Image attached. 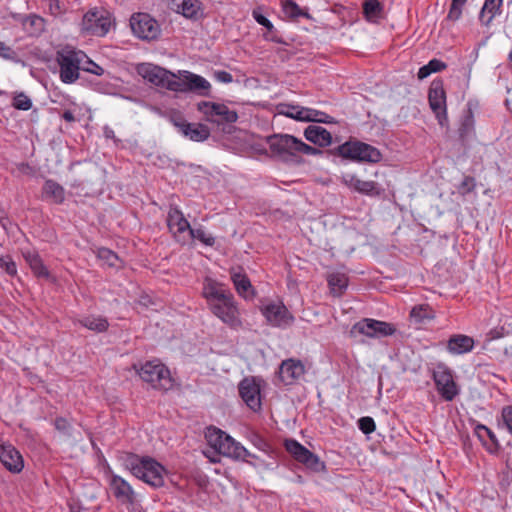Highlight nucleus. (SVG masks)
Wrapping results in <instances>:
<instances>
[{
	"label": "nucleus",
	"instance_id": "obj_1",
	"mask_svg": "<svg viewBox=\"0 0 512 512\" xmlns=\"http://www.w3.org/2000/svg\"><path fill=\"white\" fill-rule=\"evenodd\" d=\"M207 443L218 454L227 458L247 462L253 466L255 464L249 458L257 459L240 442L232 436L216 427H210L205 434Z\"/></svg>",
	"mask_w": 512,
	"mask_h": 512
},
{
	"label": "nucleus",
	"instance_id": "obj_2",
	"mask_svg": "<svg viewBox=\"0 0 512 512\" xmlns=\"http://www.w3.org/2000/svg\"><path fill=\"white\" fill-rule=\"evenodd\" d=\"M124 465L136 478L148 485L159 488L164 485L167 471L165 467L149 456L128 455Z\"/></svg>",
	"mask_w": 512,
	"mask_h": 512
},
{
	"label": "nucleus",
	"instance_id": "obj_3",
	"mask_svg": "<svg viewBox=\"0 0 512 512\" xmlns=\"http://www.w3.org/2000/svg\"><path fill=\"white\" fill-rule=\"evenodd\" d=\"M204 297L215 316L231 327L240 325L238 308L230 293L226 290H204Z\"/></svg>",
	"mask_w": 512,
	"mask_h": 512
},
{
	"label": "nucleus",
	"instance_id": "obj_4",
	"mask_svg": "<svg viewBox=\"0 0 512 512\" xmlns=\"http://www.w3.org/2000/svg\"><path fill=\"white\" fill-rule=\"evenodd\" d=\"M327 152L357 162L377 163L382 159V154L376 147L361 141H347Z\"/></svg>",
	"mask_w": 512,
	"mask_h": 512
},
{
	"label": "nucleus",
	"instance_id": "obj_5",
	"mask_svg": "<svg viewBox=\"0 0 512 512\" xmlns=\"http://www.w3.org/2000/svg\"><path fill=\"white\" fill-rule=\"evenodd\" d=\"M137 373L154 389L167 391L174 385L170 370L158 360L147 361L137 369Z\"/></svg>",
	"mask_w": 512,
	"mask_h": 512
},
{
	"label": "nucleus",
	"instance_id": "obj_6",
	"mask_svg": "<svg viewBox=\"0 0 512 512\" xmlns=\"http://www.w3.org/2000/svg\"><path fill=\"white\" fill-rule=\"evenodd\" d=\"M86 55L82 51H76L67 47L56 53V62L59 65L60 79L65 84H72L79 79L80 66Z\"/></svg>",
	"mask_w": 512,
	"mask_h": 512
},
{
	"label": "nucleus",
	"instance_id": "obj_7",
	"mask_svg": "<svg viewBox=\"0 0 512 512\" xmlns=\"http://www.w3.org/2000/svg\"><path fill=\"white\" fill-rule=\"evenodd\" d=\"M267 142L273 155L285 162H299L302 140L289 134H279L268 137Z\"/></svg>",
	"mask_w": 512,
	"mask_h": 512
},
{
	"label": "nucleus",
	"instance_id": "obj_8",
	"mask_svg": "<svg viewBox=\"0 0 512 512\" xmlns=\"http://www.w3.org/2000/svg\"><path fill=\"white\" fill-rule=\"evenodd\" d=\"M112 25V15L104 8H92L82 18L81 31L86 35L105 36Z\"/></svg>",
	"mask_w": 512,
	"mask_h": 512
},
{
	"label": "nucleus",
	"instance_id": "obj_9",
	"mask_svg": "<svg viewBox=\"0 0 512 512\" xmlns=\"http://www.w3.org/2000/svg\"><path fill=\"white\" fill-rule=\"evenodd\" d=\"M137 72L143 79L160 88L173 92L178 88L177 75L158 65L142 63L137 66Z\"/></svg>",
	"mask_w": 512,
	"mask_h": 512
},
{
	"label": "nucleus",
	"instance_id": "obj_10",
	"mask_svg": "<svg viewBox=\"0 0 512 512\" xmlns=\"http://www.w3.org/2000/svg\"><path fill=\"white\" fill-rule=\"evenodd\" d=\"M446 98L443 80L434 79L428 89V103L441 127H447L449 123Z\"/></svg>",
	"mask_w": 512,
	"mask_h": 512
},
{
	"label": "nucleus",
	"instance_id": "obj_11",
	"mask_svg": "<svg viewBox=\"0 0 512 512\" xmlns=\"http://www.w3.org/2000/svg\"><path fill=\"white\" fill-rule=\"evenodd\" d=\"M197 110L201 112L207 122L218 126L232 124L238 120V114L223 103L200 101Z\"/></svg>",
	"mask_w": 512,
	"mask_h": 512
},
{
	"label": "nucleus",
	"instance_id": "obj_12",
	"mask_svg": "<svg viewBox=\"0 0 512 512\" xmlns=\"http://www.w3.org/2000/svg\"><path fill=\"white\" fill-rule=\"evenodd\" d=\"M436 389L445 401H452L459 395L460 389L454 380L452 370L444 364H438L432 373Z\"/></svg>",
	"mask_w": 512,
	"mask_h": 512
},
{
	"label": "nucleus",
	"instance_id": "obj_13",
	"mask_svg": "<svg viewBox=\"0 0 512 512\" xmlns=\"http://www.w3.org/2000/svg\"><path fill=\"white\" fill-rule=\"evenodd\" d=\"M169 232L173 239L184 246L189 243V232L191 225L184 216L183 212L177 206H171L166 218Z\"/></svg>",
	"mask_w": 512,
	"mask_h": 512
},
{
	"label": "nucleus",
	"instance_id": "obj_14",
	"mask_svg": "<svg viewBox=\"0 0 512 512\" xmlns=\"http://www.w3.org/2000/svg\"><path fill=\"white\" fill-rule=\"evenodd\" d=\"M395 328L392 324L371 318H364L356 322L351 330L352 336L364 335L370 338H380L394 334Z\"/></svg>",
	"mask_w": 512,
	"mask_h": 512
},
{
	"label": "nucleus",
	"instance_id": "obj_15",
	"mask_svg": "<svg viewBox=\"0 0 512 512\" xmlns=\"http://www.w3.org/2000/svg\"><path fill=\"white\" fill-rule=\"evenodd\" d=\"M264 381L256 377H245L238 386L239 395L252 411L261 410V388Z\"/></svg>",
	"mask_w": 512,
	"mask_h": 512
},
{
	"label": "nucleus",
	"instance_id": "obj_16",
	"mask_svg": "<svg viewBox=\"0 0 512 512\" xmlns=\"http://www.w3.org/2000/svg\"><path fill=\"white\" fill-rule=\"evenodd\" d=\"M130 26L135 36L142 40H154L160 34L158 22L147 13H136L130 18Z\"/></svg>",
	"mask_w": 512,
	"mask_h": 512
},
{
	"label": "nucleus",
	"instance_id": "obj_17",
	"mask_svg": "<svg viewBox=\"0 0 512 512\" xmlns=\"http://www.w3.org/2000/svg\"><path fill=\"white\" fill-rule=\"evenodd\" d=\"M286 450L300 463L314 472H320L325 469V464L317 455L309 451L301 443L294 439L285 441Z\"/></svg>",
	"mask_w": 512,
	"mask_h": 512
},
{
	"label": "nucleus",
	"instance_id": "obj_18",
	"mask_svg": "<svg viewBox=\"0 0 512 512\" xmlns=\"http://www.w3.org/2000/svg\"><path fill=\"white\" fill-rule=\"evenodd\" d=\"M176 83L178 88L175 89V92H195L203 97L210 94V83L204 77L189 71L180 72Z\"/></svg>",
	"mask_w": 512,
	"mask_h": 512
},
{
	"label": "nucleus",
	"instance_id": "obj_19",
	"mask_svg": "<svg viewBox=\"0 0 512 512\" xmlns=\"http://www.w3.org/2000/svg\"><path fill=\"white\" fill-rule=\"evenodd\" d=\"M176 83L178 88L175 89V92H195L203 97L210 94V83L204 77L189 71L180 72Z\"/></svg>",
	"mask_w": 512,
	"mask_h": 512
},
{
	"label": "nucleus",
	"instance_id": "obj_20",
	"mask_svg": "<svg viewBox=\"0 0 512 512\" xmlns=\"http://www.w3.org/2000/svg\"><path fill=\"white\" fill-rule=\"evenodd\" d=\"M107 482L113 496L119 503L133 505L136 502L135 490L123 477L110 471L107 473Z\"/></svg>",
	"mask_w": 512,
	"mask_h": 512
},
{
	"label": "nucleus",
	"instance_id": "obj_21",
	"mask_svg": "<svg viewBox=\"0 0 512 512\" xmlns=\"http://www.w3.org/2000/svg\"><path fill=\"white\" fill-rule=\"evenodd\" d=\"M267 322L275 327H287L293 322V316L282 302H271L261 307Z\"/></svg>",
	"mask_w": 512,
	"mask_h": 512
},
{
	"label": "nucleus",
	"instance_id": "obj_22",
	"mask_svg": "<svg viewBox=\"0 0 512 512\" xmlns=\"http://www.w3.org/2000/svg\"><path fill=\"white\" fill-rule=\"evenodd\" d=\"M0 461L12 473H19L24 467V461L19 451L10 443L0 439Z\"/></svg>",
	"mask_w": 512,
	"mask_h": 512
},
{
	"label": "nucleus",
	"instance_id": "obj_23",
	"mask_svg": "<svg viewBox=\"0 0 512 512\" xmlns=\"http://www.w3.org/2000/svg\"><path fill=\"white\" fill-rule=\"evenodd\" d=\"M305 368L300 360H284L279 367V378L285 385H290L304 375Z\"/></svg>",
	"mask_w": 512,
	"mask_h": 512
},
{
	"label": "nucleus",
	"instance_id": "obj_24",
	"mask_svg": "<svg viewBox=\"0 0 512 512\" xmlns=\"http://www.w3.org/2000/svg\"><path fill=\"white\" fill-rule=\"evenodd\" d=\"M475 341L472 337L464 334L452 335L447 341V351L452 355H462L474 349Z\"/></svg>",
	"mask_w": 512,
	"mask_h": 512
},
{
	"label": "nucleus",
	"instance_id": "obj_25",
	"mask_svg": "<svg viewBox=\"0 0 512 512\" xmlns=\"http://www.w3.org/2000/svg\"><path fill=\"white\" fill-rule=\"evenodd\" d=\"M306 140L318 147H328L332 143L331 133L322 126L309 125L304 130Z\"/></svg>",
	"mask_w": 512,
	"mask_h": 512
},
{
	"label": "nucleus",
	"instance_id": "obj_26",
	"mask_svg": "<svg viewBox=\"0 0 512 512\" xmlns=\"http://www.w3.org/2000/svg\"><path fill=\"white\" fill-rule=\"evenodd\" d=\"M42 198L60 205L65 201V189L53 179L45 180L42 187Z\"/></svg>",
	"mask_w": 512,
	"mask_h": 512
},
{
	"label": "nucleus",
	"instance_id": "obj_27",
	"mask_svg": "<svg viewBox=\"0 0 512 512\" xmlns=\"http://www.w3.org/2000/svg\"><path fill=\"white\" fill-rule=\"evenodd\" d=\"M503 0H485L479 13V21L489 27L493 19L502 12Z\"/></svg>",
	"mask_w": 512,
	"mask_h": 512
},
{
	"label": "nucleus",
	"instance_id": "obj_28",
	"mask_svg": "<svg viewBox=\"0 0 512 512\" xmlns=\"http://www.w3.org/2000/svg\"><path fill=\"white\" fill-rule=\"evenodd\" d=\"M474 434L489 453L498 451L499 444L496 435L487 426L483 424L475 425Z\"/></svg>",
	"mask_w": 512,
	"mask_h": 512
},
{
	"label": "nucleus",
	"instance_id": "obj_29",
	"mask_svg": "<svg viewBox=\"0 0 512 512\" xmlns=\"http://www.w3.org/2000/svg\"><path fill=\"white\" fill-rule=\"evenodd\" d=\"M210 129L207 125L202 123H190L189 127L183 130L182 135L191 141L203 142L210 137Z\"/></svg>",
	"mask_w": 512,
	"mask_h": 512
},
{
	"label": "nucleus",
	"instance_id": "obj_30",
	"mask_svg": "<svg viewBox=\"0 0 512 512\" xmlns=\"http://www.w3.org/2000/svg\"><path fill=\"white\" fill-rule=\"evenodd\" d=\"M22 256L37 276L48 275V271L37 251L33 249L22 250Z\"/></svg>",
	"mask_w": 512,
	"mask_h": 512
},
{
	"label": "nucleus",
	"instance_id": "obj_31",
	"mask_svg": "<svg viewBox=\"0 0 512 512\" xmlns=\"http://www.w3.org/2000/svg\"><path fill=\"white\" fill-rule=\"evenodd\" d=\"M22 25L29 36H39L45 30V19L39 15L31 14L25 17Z\"/></svg>",
	"mask_w": 512,
	"mask_h": 512
},
{
	"label": "nucleus",
	"instance_id": "obj_32",
	"mask_svg": "<svg viewBox=\"0 0 512 512\" xmlns=\"http://www.w3.org/2000/svg\"><path fill=\"white\" fill-rule=\"evenodd\" d=\"M349 185L354 190H356L359 193L366 194V195H379L380 191L378 188V185L374 181H364L356 176H351L349 180Z\"/></svg>",
	"mask_w": 512,
	"mask_h": 512
},
{
	"label": "nucleus",
	"instance_id": "obj_33",
	"mask_svg": "<svg viewBox=\"0 0 512 512\" xmlns=\"http://www.w3.org/2000/svg\"><path fill=\"white\" fill-rule=\"evenodd\" d=\"M200 10L201 2L199 0H180V3L177 4V12L188 19H198Z\"/></svg>",
	"mask_w": 512,
	"mask_h": 512
},
{
	"label": "nucleus",
	"instance_id": "obj_34",
	"mask_svg": "<svg viewBox=\"0 0 512 512\" xmlns=\"http://www.w3.org/2000/svg\"><path fill=\"white\" fill-rule=\"evenodd\" d=\"M78 322L83 327L97 333L106 331L109 326L107 319L101 316H85Z\"/></svg>",
	"mask_w": 512,
	"mask_h": 512
},
{
	"label": "nucleus",
	"instance_id": "obj_35",
	"mask_svg": "<svg viewBox=\"0 0 512 512\" xmlns=\"http://www.w3.org/2000/svg\"><path fill=\"white\" fill-rule=\"evenodd\" d=\"M474 114L469 107L462 116L460 126L458 128L459 137L465 139L474 130Z\"/></svg>",
	"mask_w": 512,
	"mask_h": 512
},
{
	"label": "nucleus",
	"instance_id": "obj_36",
	"mask_svg": "<svg viewBox=\"0 0 512 512\" xmlns=\"http://www.w3.org/2000/svg\"><path fill=\"white\" fill-rule=\"evenodd\" d=\"M281 5L284 14L291 19L309 17V14L304 12L294 0H281Z\"/></svg>",
	"mask_w": 512,
	"mask_h": 512
},
{
	"label": "nucleus",
	"instance_id": "obj_37",
	"mask_svg": "<svg viewBox=\"0 0 512 512\" xmlns=\"http://www.w3.org/2000/svg\"><path fill=\"white\" fill-rule=\"evenodd\" d=\"M326 280L330 288H347L349 285V278L347 274L341 271L328 272Z\"/></svg>",
	"mask_w": 512,
	"mask_h": 512
},
{
	"label": "nucleus",
	"instance_id": "obj_38",
	"mask_svg": "<svg viewBox=\"0 0 512 512\" xmlns=\"http://www.w3.org/2000/svg\"><path fill=\"white\" fill-rule=\"evenodd\" d=\"M230 275L234 288H253L242 267L232 268Z\"/></svg>",
	"mask_w": 512,
	"mask_h": 512
},
{
	"label": "nucleus",
	"instance_id": "obj_39",
	"mask_svg": "<svg viewBox=\"0 0 512 512\" xmlns=\"http://www.w3.org/2000/svg\"><path fill=\"white\" fill-rule=\"evenodd\" d=\"M293 109L295 110V113H291L289 116L299 121L313 122L314 119H316V116L325 115L324 112L309 108L293 107Z\"/></svg>",
	"mask_w": 512,
	"mask_h": 512
},
{
	"label": "nucleus",
	"instance_id": "obj_40",
	"mask_svg": "<svg viewBox=\"0 0 512 512\" xmlns=\"http://www.w3.org/2000/svg\"><path fill=\"white\" fill-rule=\"evenodd\" d=\"M363 12L369 20L379 18L383 12V5L378 0H366L363 3Z\"/></svg>",
	"mask_w": 512,
	"mask_h": 512
},
{
	"label": "nucleus",
	"instance_id": "obj_41",
	"mask_svg": "<svg viewBox=\"0 0 512 512\" xmlns=\"http://www.w3.org/2000/svg\"><path fill=\"white\" fill-rule=\"evenodd\" d=\"M198 240L206 246H214L215 237L211 234L206 233V231L202 228H191L189 232V241L190 240Z\"/></svg>",
	"mask_w": 512,
	"mask_h": 512
},
{
	"label": "nucleus",
	"instance_id": "obj_42",
	"mask_svg": "<svg viewBox=\"0 0 512 512\" xmlns=\"http://www.w3.org/2000/svg\"><path fill=\"white\" fill-rule=\"evenodd\" d=\"M97 256L110 267H117L120 261L118 255L115 252L104 247L98 249Z\"/></svg>",
	"mask_w": 512,
	"mask_h": 512
},
{
	"label": "nucleus",
	"instance_id": "obj_43",
	"mask_svg": "<svg viewBox=\"0 0 512 512\" xmlns=\"http://www.w3.org/2000/svg\"><path fill=\"white\" fill-rule=\"evenodd\" d=\"M467 0H452L447 14V20L455 22L462 16V9L466 4Z\"/></svg>",
	"mask_w": 512,
	"mask_h": 512
},
{
	"label": "nucleus",
	"instance_id": "obj_44",
	"mask_svg": "<svg viewBox=\"0 0 512 512\" xmlns=\"http://www.w3.org/2000/svg\"><path fill=\"white\" fill-rule=\"evenodd\" d=\"M12 106L17 110L27 111L32 107V101L25 93L20 92L13 97Z\"/></svg>",
	"mask_w": 512,
	"mask_h": 512
},
{
	"label": "nucleus",
	"instance_id": "obj_45",
	"mask_svg": "<svg viewBox=\"0 0 512 512\" xmlns=\"http://www.w3.org/2000/svg\"><path fill=\"white\" fill-rule=\"evenodd\" d=\"M0 268L9 276L17 274V266L9 254L0 256Z\"/></svg>",
	"mask_w": 512,
	"mask_h": 512
},
{
	"label": "nucleus",
	"instance_id": "obj_46",
	"mask_svg": "<svg viewBox=\"0 0 512 512\" xmlns=\"http://www.w3.org/2000/svg\"><path fill=\"white\" fill-rule=\"evenodd\" d=\"M475 187V178L472 176H465L462 182L458 185L457 190L460 195L465 196L474 191Z\"/></svg>",
	"mask_w": 512,
	"mask_h": 512
},
{
	"label": "nucleus",
	"instance_id": "obj_47",
	"mask_svg": "<svg viewBox=\"0 0 512 512\" xmlns=\"http://www.w3.org/2000/svg\"><path fill=\"white\" fill-rule=\"evenodd\" d=\"M358 427L364 434H370L375 430L376 425L373 418L366 416L359 419Z\"/></svg>",
	"mask_w": 512,
	"mask_h": 512
},
{
	"label": "nucleus",
	"instance_id": "obj_48",
	"mask_svg": "<svg viewBox=\"0 0 512 512\" xmlns=\"http://www.w3.org/2000/svg\"><path fill=\"white\" fill-rule=\"evenodd\" d=\"M249 441L255 446L257 449L267 452L269 450V445L264 438H262L259 434L253 432L248 437Z\"/></svg>",
	"mask_w": 512,
	"mask_h": 512
},
{
	"label": "nucleus",
	"instance_id": "obj_49",
	"mask_svg": "<svg viewBox=\"0 0 512 512\" xmlns=\"http://www.w3.org/2000/svg\"><path fill=\"white\" fill-rule=\"evenodd\" d=\"M170 121L181 134L189 127V122L180 113L172 115Z\"/></svg>",
	"mask_w": 512,
	"mask_h": 512
},
{
	"label": "nucleus",
	"instance_id": "obj_50",
	"mask_svg": "<svg viewBox=\"0 0 512 512\" xmlns=\"http://www.w3.org/2000/svg\"><path fill=\"white\" fill-rule=\"evenodd\" d=\"M82 70L97 76H101L104 74V69L90 59L86 60L85 65L82 67Z\"/></svg>",
	"mask_w": 512,
	"mask_h": 512
},
{
	"label": "nucleus",
	"instance_id": "obj_51",
	"mask_svg": "<svg viewBox=\"0 0 512 512\" xmlns=\"http://www.w3.org/2000/svg\"><path fill=\"white\" fill-rule=\"evenodd\" d=\"M0 57L7 60H15L17 53L10 46L0 41Z\"/></svg>",
	"mask_w": 512,
	"mask_h": 512
},
{
	"label": "nucleus",
	"instance_id": "obj_52",
	"mask_svg": "<svg viewBox=\"0 0 512 512\" xmlns=\"http://www.w3.org/2000/svg\"><path fill=\"white\" fill-rule=\"evenodd\" d=\"M502 419L507 430L512 434V407H504L502 409Z\"/></svg>",
	"mask_w": 512,
	"mask_h": 512
},
{
	"label": "nucleus",
	"instance_id": "obj_53",
	"mask_svg": "<svg viewBox=\"0 0 512 512\" xmlns=\"http://www.w3.org/2000/svg\"><path fill=\"white\" fill-rule=\"evenodd\" d=\"M253 17L258 24L264 26L267 30L271 31L274 28L272 22L269 19H267L264 15H262L260 12L254 10Z\"/></svg>",
	"mask_w": 512,
	"mask_h": 512
},
{
	"label": "nucleus",
	"instance_id": "obj_54",
	"mask_svg": "<svg viewBox=\"0 0 512 512\" xmlns=\"http://www.w3.org/2000/svg\"><path fill=\"white\" fill-rule=\"evenodd\" d=\"M431 74L441 72L447 68V64L439 59H432L428 63Z\"/></svg>",
	"mask_w": 512,
	"mask_h": 512
},
{
	"label": "nucleus",
	"instance_id": "obj_55",
	"mask_svg": "<svg viewBox=\"0 0 512 512\" xmlns=\"http://www.w3.org/2000/svg\"><path fill=\"white\" fill-rule=\"evenodd\" d=\"M426 311H427L426 306H423V305L415 306L412 308L410 315L412 318H415L416 320L421 321L424 318L428 317V314L426 313Z\"/></svg>",
	"mask_w": 512,
	"mask_h": 512
},
{
	"label": "nucleus",
	"instance_id": "obj_56",
	"mask_svg": "<svg viewBox=\"0 0 512 512\" xmlns=\"http://www.w3.org/2000/svg\"><path fill=\"white\" fill-rule=\"evenodd\" d=\"M214 77L217 81L222 83H231L233 81V76L224 70L215 71Z\"/></svg>",
	"mask_w": 512,
	"mask_h": 512
},
{
	"label": "nucleus",
	"instance_id": "obj_57",
	"mask_svg": "<svg viewBox=\"0 0 512 512\" xmlns=\"http://www.w3.org/2000/svg\"><path fill=\"white\" fill-rule=\"evenodd\" d=\"M301 154H306V155H322L323 154V151L320 150L319 148H316V147H312L306 143H304L302 141V146H301Z\"/></svg>",
	"mask_w": 512,
	"mask_h": 512
},
{
	"label": "nucleus",
	"instance_id": "obj_58",
	"mask_svg": "<svg viewBox=\"0 0 512 512\" xmlns=\"http://www.w3.org/2000/svg\"><path fill=\"white\" fill-rule=\"evenodd\" d=\"M430 74H431V72L429 69V65L426 64V65L420 67V69L418 70V73H417V77L419 80H423V79L427 78Z\"/></svg>",
	"mask_w": 512,
	"mask_h": 512
},
{
	"label": "nucleus",
	"instance_id": "obj_59",
	"mask_svg": "<svg viewBox=\"0 0 512 512\" xmlns=\"http://www.w3.org/2000/svg\"><path fill=\"white\" fill-rule=\"evenodd\" d=\"M55 427L60 431H65L69 427V423L64 418H57L55 420Z\"/></svg>",
	"mask_w": 512,
	"mask_h": 512
},
{
	"label": "nucleus",
	"instance_id": "obj_60",
	"mask_svg": "<svg viewBox=\"0 0 512 512\" xmlns=\"http://www.w3.org/2000/svg\"><path fill=\"white\" fill-rule=\"evenodd\" d=\"M313 122H320V123H335L336 121L334 120L333 117L329 116L328 114L325 113V115H318L316 116V119H314Z\"/></svg>",
	"mask_w": 512,
	"mask_h": 512
},
{
	"label": "nucleus",
	"instance_id": "obj_61",
	"mask_svg": "<svg viewBox=\"0 0 512 512\" xmlns=\"http://www.w3.org/2000/svg\"><path fill=\"white\" fill-rule=\"evenodd\" d=\"M103 133L107 139H113L115 142L119 141L118 139H116L114 131L109 126L104 127Z\"/></svg>",
	"mask_w": 512,
	"mask_h": 512
},
{
	"label": "nucleus",
	"instance_id": "obj_62",
	"mask_svg": "<svg viewBox=\"0 0 512 512\" xmlns=\"http://www.w3.org/2000/svg\"><path fill=\"white\" fill-rule=\"evenodd\" d=\"M62 118H63L65 121L70 122V123H72V122H75V121H76V118H75V116H74L73 112H72V111H70V110H65V111L63 112V114H62Z\"/></svg>",
	"mask_w": 512,
	"mask_h": 512
},
{
	"label": "nucleus",
	"instance_id": "obj_63",
	"mask_svg": "<svg viewBox=\"0 0 512 512\" xmlns=\"http://www.w3.org/2000/svg\"><path fill=\"white\" fill-rule=\"evenodd\" d=\"M139 303L146 307H149L150 305H154V302L150 299V297L148 295L141 296Z\"/></svg>",
	"mask_w": 512,
	"mask_h": 512
},
{
	"label": "nucleus",
	"instance_id": "obj_64",
	"mask_svg": "<svg viewBox=\"0 0 512 512\" xmlns=\"http://www.w3.org/2000/svg\"><path fill=\"white\" fill-rule=\"evenodd\" d=\"M240 292V295L246 299L253 298L255 295V290H238Z\"/></svg>",
	"mask_w": 512,
	"mask_h": 512
}]
</instances>
